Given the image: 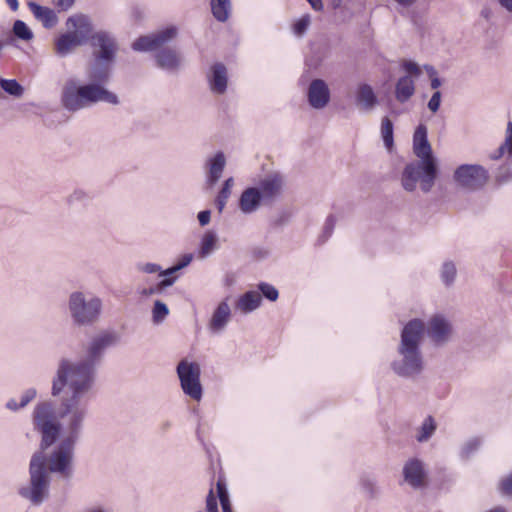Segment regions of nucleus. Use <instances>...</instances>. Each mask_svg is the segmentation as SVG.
<instances>
[{
	"label": "nucleus",
	"instance_id": "nucleus-24",
	"mask_svg": "<svg viewBox=\"0 0 512 512\" xmlns=\"http://www.w3.org/2000/svg\"><path fill=\"white\" fill-rule=\"evenodd\" d=\"M218 248V237L214 231H206L203 235L198 251L199 258H206Z\"/></svg>",
	"mask_w": 512,
	"mask_h": 512
},
{
	"label": "nucleus",
	"instance_id": "nucleus-39",
	"mask_svg": "<svg viewBox=\"0 0 512 512\" xmlns=\"http://www.w3.org/2000/svg\"><path fill=\"white\" fill-rule=\"evenodd\" d=\"M309 24L310 18L308 15L301 17L295 22L293 26L294 33L298 36H302L308 29Z\"/></svg>",
	"mask_w": 512,
	"mask_h": 512
},
{
	"label": "nucleus",
	"instance_id": "nucleus-8",
	"mask_svg": "<svg viewBox=\"0 0 512 512\" xmlns=\"http://www.w3.org/2000/svg\"><path fill=\"white\" fill-rule=\"evenodd\" d=\"M176 371L184 394L193 400H201L203 390L200 382L201 370L199 364L183 359L178 363Z\"/></svg>",
	"mask_w": 512,
	"mask_h": 512
},
{
	"label": "nucleus",
	"instance_id": "nucleus-3",
	"mask_svg": "<svg viewBox=\"0 0 512 512\" xmlns=\"http://www.w3.org/2000/svg\"><path fill=\"white\" fill-rule=\"evenodd\" d=\"M424 334V322L418 318L409 320L402 328L396 357L391 362V369L397 376L415 379L422 374L425 367L421 351Z\"/></svg>",
	"mask_w": 512,
	"mask_h": 512
},
{
	"label": "nucleus",
	"instance_id": "nucleus-21",
	"mask_svg": "<svg viewBox=\"0 0 512 512\" xmlns=\"http://www.w3.org/2000/svg\"><path fill=\"white\" fill-rule=\"evenodd\" d=\"M356 103L364 110H371L378 104L377 96L369 84L363 83L358 86Z\"/></svg>",
	"mask_w": 512,
	"mask_h": 512
},
{
	"label": "nucleus",
	"instance_id": "nucleus-55",
	"mask_svg": "<svg viewBox=\"0 0 512 512\" xmlns=\"http://www.w3.org/2000/svg\"><path fill=\"white\" fill-rule=\"evenodd\" d=\"M499 5L507 12L512 13V0H497Z\"/></svg>",
	"mask_w": 512,
	"mask_h": 512
},
{
	"label": "nucleus",
	"instance_id": "nucleus-6",
	"mask_svg": "<svg viewBox=\"0 0 512 512\" xmlns=\"http://www.w3.org/2000/svg\"><path fill=\"white\" fill-rule=\"evenodd\" d=\"M68 312L76 327L94 325L102 313V300L97 296L86 297L81 291H74L68 298Z\"/></svg>",
	"mask_w": 512,
	"mask_h": 512
},
{
	"label": "nucleus",
	"instance_id": "nucleus-34",
	"mask_svg": "<svg viewBox=\"0 0 512 512\" xmlns=\"http://www.w3.org/2000/svg\"><path fill=\"white\" fill-rule=\"evenodd\" d=\"M169 314L168 306L160 301L156 300L152 308V320L155 324L162 323Z\"/></svg>",
	"mask_w": 512,
	"mask_h": 512
},
{
	"label": "nucleus",
	"instance_id": "nucleus-37",
	"mask_svg": "<svg viewBox=\"0 0 512 512\" xmlns=\"http://www.w3.org/2000/svg\"><path fill=\"white\" fill-rule=\"evenodd\" d=\"M257 287L261 298L264 297L271 302H274L278 299L279 292L273 285L266 282H260Z\"/></svg>",
	"mask_w": 512,
	"mask_h": 512
},
{
	"label": "nucleus",
	"instance_id": "nucleus-4",
	"mask_svg": "<svg viewBox=\"0 0 512 512\" xmlns=\"http://www.w3.org/2000/svg\"><path fill=\"white\" fill-rule=\"evenodd\" d=\"M413 150L420 160L405 166L401 175L402 187L407 192H413L420 181L421 190L428 193L434 186L438 167L427 138V128L423 124L418 125L414 132Z\"/></svg>",
	"mask_w": 512,
	"mask_h": 512
},
{
	"label": "nucleus",
	"instance_id": "nucleus-7",
	"mask_svg": "<svg viewBox=\"0 0 512 512\" xmlns=\"http://www.w3.org/2000/svg\"><path fill=\"white\" fill-rule=\"evenodd\" d=\"M67 25L77 29V31L64 33L56 40L55 51L60 57H66L76 47L82 45L88 39L87 35L91 31L90 21L84 15L69 17Z\"/></svg>",
	"mask_w": 512,
	"mask_h": 512
},
{
	"label": "nucleus",
	"instance_id": "nucleus-64",
	"mask_svg": "<svg viewBox=\"0 0 512 512\" xmlns=\"http://www.w3.org/2000/svg\"><path fill=\"white\" fill-rule=\"evenodd\" d=\"M505 480H512V473Z\"/></svg>",
	"mask_w": 512,
	"mask_h": 512
},
{
	"label": "nucleus",
	"instance_id": "nucleus-57",
	"mask_svg": "<svg viewBox=\"0 0 512 512\" xmlns=\"http://www.w3.org/2000/svg\"><path fill=\"white\" fill-rule=\"evenodd\" d=\"M5 1L12 11L18 10V8H19L18 0H5Z\"/></svg>",
	"mask_w": 512,
	"mask_h": 512
},
{
	"label": "nucleus",
	"instance_id": "nucleus-5",
	"mask_svg": "<svg viewBox=\"0 0 512 512\" xmlns=\"http://www.w3.org/2000/svg\"><path fill=\"white\" fill-rule=\"evenodd\" d=\"M32 423L34 430L41 435V451L35 452L31 457L30 480H46L49 462L43 451L56 443L62 427L58 421L55 404L52 401L38 403L32 413Z\"/></svg>",
	"mask_w": 512,
	"mask_h": 512
},
{
	"label": "nucleus",
	"instance_id": "nucleus-27",
	"mask_svg": "<svg viewBox=\"0 0 512 512\" xmlns=\"http://www.w3.org/2000/svg\"><path fill=\"white\" fill-rule=\"evenodd\" d=\"M211 11L215 19L219 22H226L231 11L230 0H211Z\"/></svg>",
	"mask_w": 512,
	"mask_h": 512
},
{
	"label": "nucleus",
	"instance_id": "nucleus-30",
	"mask_svg": "<svg viewBox=\"0 0 512 512\" xmlns=\"http://www.w3.org/2000/svg\"><path fill=\"white\" fill-rule=\"evenodd\" d=\"M176 279L177 277L163 278L155 286L143 289L141 295L148 297L154 294H161L167 287L172 286Z\"/></svg>",
	"mask_w": 512,
	"mask_h": 512
},
{
	"label": "nucleus",
	"instance_id": "nucleus-53",
	"mask_svg": "<svg viewBox=\"0 0 512 512\" xmlns=\"http://www.w3.org/2000/svg\"><path fill=\"white\" fill-rule=\"evenodd\" d=\"M6 408L11 411H18L22 407L19 406V403H17L15 399L11 398L7 401Z\"/></svg>",
	"mask_w": 512,
	"mask_h": 512
},
{
	"label": "nucleus",
	"instance_id": "nucleus-49",
	"mask_svg": "<svg viewBox=\"0 0 512 512\" xmlns=\"http://www.w3.org/2000/svg\"><path fill=\"white\" fill-rule=\"evenodd\" d=\"M198 221L201 226H206L209 224L211 219L210 210H203L198 213Z\"/></svg>",
	"mask_w": 512,
	"mask_h": 512
},
{
	"label": "nucleus",
	"instance_id": "nucleus-54",
	"mask_svg": "<svg viewBox=\"0 0 512 512\" xmlns=\"http://www.w3.org/2000/svg\"><path fill=\"white\" fill-rule=\"evenodd\" d=\"M315 11H322L324 6L322 0H307Z\"/></svg>",
	"mask_w": 512,
	"mask_h": 512
},
{
	"label": "nucleus",
	"instance_id": "nucleus-9",
	"mask_svg": "<svg viewBox=\"0 0 512 512\" xmlns=\"http://www.w3.org/2000/svg\"><path fill=\"white\" fill-rule=\"evenodd\" d=\"M456 184L467 191L482 189L488 182V171L478 164H462L456 168L453 174Z\"/></svg>",
	"mask_w": 512,
	"mask_h": 512
},
{
	"label": "nucleus",
	"instance_id": "nucleus-22",
	"mask_svg": "<svg viewBox=\"0 0 512 512\" xmlns=\"http://www.w3.org/2000/svg\"><path fill=\"white\" fill-rule=\"evenodd\" d=\"M415 93V84L409 75L402 76L395 85V98L400 103L407 102Z\"/></svg>",
	"mask_w": 512,
	"mask_h": 512
},
{
	"label": "nucleus",
	"instance_id": "nucleus-50",
	"mask_svg": "<svg viewBox=\"0 0 512 512\" xmlns=\"http://www.w3.org/2000/svg\"><path fill=\"white\" fill-rule=\"evenodd\" d=\"M192 259H193L192 254H190V253L184 254L180 258L178 263L176 264V269L181 270V269L185 268L186 266H188L191 263Z\"/></svg>",
	"mask_w": 512,
	"mask_h": 512
},
{
	"label": "nucleus",
	"instance_id": "nucleus-52",
	"mask_svg": "<svg viewBox=\"0 0 512 512\" xmlns=\"http://www.w3.org/2000/svg\"><path fill=\"white\" fill-rule=\"evenodd\" d=\"M178 271H179V269H176V265H174L172 267L167 268L166 270L161 269L160 276H162L164 278L174 277L173 274H175Z\"/></svg>",
	"mask_w": 512,
	"mask_h": 512
},
{
	"label": "nucleus",
	"instance_id": "nucleus-46",
	"mask_svg": "<svg viewBox=\"0 0 512 512\" xmlns=\"http://www.w3.org/2000/svg\"><path fill=\"white\" fill-rule=\"evenodd\" d=\"M138 269L147 274H153L161 271V266L155 263H144L138 265Z\"/></svg>",
	"mask_w": 512,
	"mask_h": 512
},
{
	"label": "nucleus",
	"instance_id": "nucleus-44",
	"mask_svg": "<svg viewBox=\"0 0 512 512\" xmlns=\"http://www.w3.org/2000/svg\"><path fill=\"white\" fill-rule=\"evenodd\" d=\"M512 179V171L508 167H501L496 175V180L500 184L507 183Z\"/></svg>",
	"mask_w": 512,
	"mask_h": 512
},
{
	"label": "nucleus",
	"instance_id": "nucleus-43",
	"mask_svg": "<svg viewBox=\"0 0 512 512\" xmlns=\"http://www.w3.org/2000/svg\"><path fill=\"white\" fill-rule=\"evenodd\" d=\"M440 104H441V92L435 91L428 102V105H427L428 109L431 112L436 113L440 108Z\"/></svg>",
	"mask_w": 512,
	"mask_h": 512
},
{
	"label": "nucleus",
	"instance_id": "nucleus-11",
	"mask_svg": "<svg viewBox=\"0 0 512 512\" xmlns=\"http://www.w3.org/2000/svg\"><path fill=\"white\" fill-rule=\"evenodd\" d=\"M283 185L284 179L279 173L267 175L259 181L256 188L259 189L265 206H271L275 202L281 194Z\"/></svg>",
	"mask_w": 512,
	"mask_h": 512
},
{
	"label": "nucleus",
	"instance_id": "nucleus-62",
	"mask_svg": "<svg viewBox=\"0 0 512 512\" xmlns=\"http://www.w3.org/2000/svg\"><path fill=\"white\" fill-rule=\"evenodd\" d=\"M170 427V424L168 422H166L164 425H163V429H168Z\"/></svg>",
	"mask_w": 512,
	"mask_h": 512
},
{
	"label": "nucleus",
	"instance_id": "nucleus-36",
	"mask_svg": "<svg viewBox=\"0 0 512 512\" xmlns=\"http://www.w3.org/2000/svg\"><path fill=\"white\" fill-rule=\"evenodd\" d=\"M456 266L452 261H446L441 268V279L445 285H451L456 277Z\"/></svg>",
	"mask_w": 512,
	"mask_h": 512
},
{
	"label": "nucleus",
	"instance_id": "nucleus-45",
	"mask_svg": "<svg viewBox=\"0 0 512 512\" xmlns=\"http://www.w3.org/2000/svg\"><path fill=\"white\" fill-rule=\"evenodd\" d=\"M52 3L57 8L58 12H66L73 7L75 0H52Z\"/></svg>",
	"mask_w": 512,
	"mask_h": 512
},
{
	"label": "nucleus",
	"instance_id": "nucleus-41",
	"mask_svg": "<svg viewBox=\"0 0 512 512\" xmlns=\"http://www.w3.org/2000/svg\"><path fill=\"white\" fill-rule=\"evenodd\" d=\"M36 395L37 390L35 388H28L23 392L19 406L22 408L26 407L36 397Z\"/></svg>",
	"mask_w": 512,
	"mask_h": 512
},
{
	"label": "nucleus",
	"instance_id": "nucleus-19",
	"mask_svg": "<svg viewBox=\"0 0 512 512\" xmlns=\"http://www.w3.org/2000/svg\"><path fill=\"white\" fill-rule=\"evenodd\" d=\"M28 7L34 17L42 23L44 28L51 29L58 23V17L53 9L41 6L33 1L28 3Z\"/></svg>",
	"mask_w": 512,
	"mask_h": 512
},
{
	"label": "nucleus",
	"instance_id": "nucleus-56",
	"mask_svg": "<svg viewBox=\"0 0 512 512\" xmlns=\"http://www.w3.org/2000/svg\"><path fill=\"white\" fill-rule=\"evenodd\" d=\"M401 7L408 8L414 5L418 0H394Z\"/></svg>",
	"mask_w": 512,
	"mask_h": 512
},
{
	"label": "nucleus",
	"instance_id": "nucleus-12",
	"mask_svg": "<svg viewBox=\"0 0 512 512\" xmlns=\"http://www.w3.org/2000/svg\"><path fill=\"white\" fill-rule=\"evenodd\" d=\"M309 105L317 110L325 108L330 102V89L323 79H313L307 90Z\"/></svg>",
	"mask_w": 512,
	"mask_h": 512
},
{
	"label": "nucleus",
	"instance_id": "nucleus-42",
	"mask_svg": "<svg viewBox=\"0 0 512 512\" xmlns=\"http://www.w3.org/2000/svg\"><path fill=\"white\" fill-rule=\"evenodd\" d=\"M402 67L410 75L417 77L421 74V70H420L418 64L413 61H410V60L403 61Z\"/></svg>",
	"mask_w": 512,
	"mask_h": 512
},
{
	"label": "nucleus",
	"instance_id": "nucleus-63",
	"mask_svg": "<svg viewBox=\"0 0 512 512\" xmlns=\"http://www.w3.org/2000/svg\"><path fill=\"white\" fill-rule=\"evenodd\" d=\"M482 15H483L484 17H488V12L482 11Z\"/></svg>",
	"mask_w": 512,
	"mask_h": 512
},
{
	"label": "nucleus",
	"instance_id": "nucleus-29",
	"mask_svg": "<svg viewBox=\"0 0 512 512\" xmlns=\"http://www.w3.org/2000/svg\"><path fill=\"white\" fill-rule=\"evenodd\" d=\"M381 134L385 147L390 150L394 145V126L388 117L382 119Z\"/></svg>",
	"mask_w": 512,
	"mask_h": 512
},
{
	"label": "nucleus",
	"instance_id": "nucleus-35",
	"mask_svg": "<svg viewBox=\"0 0 512 512\" xmlns=\"http://www.w3.org/2000/svg\"><path fill=\"white\" fill-rule=\"evenodd\" d=\"M14 35L24 41H30L33 38V32L22 20H16L13 24Z\"/></svg>",
	"mask_w": 512,
	"mask_h": 512
},
{
	"label": "nucleus",
	"instance_id": "nucleus-47",
	"mask_svg": "<svg viewBox=\"0 0 512 512\" xmlns=\"http://www.w3.org/2000/svg\"><path fill=\"white\" fill-rule=\"evenodd\" d=\"M505 149L507 150L509 157H512V137H506L504 144H502L498 149L499 155L495 158L502 156Z\"/></svg>",
	"mask_w": 512,
	"mask_h": 512
},
{
	"label": "nucleus",
	"instance_id": "nucleus-18",
	"mask_svg": "<svg viewBox=\"0 0 512 512\" xmlns=\"http://www.w3.org/2000/svg\"><path fill=\"white\" fill-rule=\"evenodd\" d=\"M231 318V309L227 301H222L214 310L209 322V330L213 333L222 332Z\"/></svg>",
	"mask_w": 512,
	"mask_h": 512
},
{
	"label": "nucleus",
	"instance_id": "nucleus-17",
	"mask_svg": "<svg viewBox=\"0 0 512 512\" xmlns=\"http://www.w3.org/2000/svg\"><path fill=\"white\" fill-rule=\"evenodd\" d=\"M155 61L159 68L167 71H176L181 66L180 54L172 48H162L155 53Z\"/></svg>",
	"mask_w": 512,
	"mask_h": 512
},
{
	"label": "nucleus",
	"instance_id": "nucleus-33",
	"mask_svg": "<svg viewBox=\"0 0 512 512\" xmlns=\"http://www.w3.org/2000/svg\"><path fill=\"white\" fill-rule=\"evenodd\" d=\"M216 492L223 512H232L226 482H216Z\"/></svg>",
	"mask_w": 512,
	"mask_h": 512
},
{
	"label": "nucleus",
	"instance_id": "nucleus-48",
	"mask_svg": "<svg viewBox=\"0 0 512 512\" xmlns=\"http://www.w3.org/2000/svg\"><path fill=\"white\" fill-rule=\"evenodd\" d=\"M334 226H335V217L333 215H330L327 217L325 225H324L325 238L329 237L332 234Z\"/></svg>",
	"mask_w": 512,
	"mask_h": 512
},
{
	"label": "nucleus",
	"instance_id": "nucleus-1",
	"mask_svg": "<svg viewBox=\"0 0 512 512\" xmlns=\"http://www.w3.org/2000/svg\"><path fill=\"white\" fill-rule=\"evenodd\" d=\"M119 342L117 332L102 331L85 345L82 358L71 360L63 357L59 360L52 379L51 395L59 397L65 387L69 394L60 401L58 416L64 419V437L48 459L49 472L72 477L73 451L82 435L89 402L94 396L98 368L106 349Z\"/></svg>",
	"mask_w": 512,
	"mask_h": 512
},
{
	"label": "nucleus",
	"instance_id": "nucleus-58",
	"mask_svg": "<svg viewBox=\"0 0 512 512\" xmlns=\"http://www.w3.org/2000/svg\"><path fill=\"white\" fill-rule=\"evenodd\" d=\"M431 88L438 89L441 86V80L438 77H434L431 79Z\"/></svg>",
	"mask_w": 512,
	"mask_h": 512
},
{
	"label": "nucleus",
	"instance_id": "nucleus-61",
	"mask_svg": "<svg viewBox=\"0 0 512 512\" xmlns=\"http://www.w3.org/2000/svg\"><path fill=\"white\" fill-rule=\"evenodd\" d=\"M342 0H334V6L337 7L340 5Z\"/></svg>",
	"mask_w": 512,
	"mask_h": 512
},
{
	"label": "nucleus",
	"instance_id": "nucleus-16",
	"mask_svg": "<svg viewBox=\"0 0 512 512\" xmlns=\"http://www.w3.org/2000/svg\"><path fill=\"white\" fill-rule=\"evenodd\" d=\"M261 205H264V200L256 187L246 188L239 198V208L244 214L256 212Z\"/></svg>",
	"mask_w": 512,
	"mask_h": 512
},
{
	"label": "nucleus",
	"instance_id": "nucleus-51",
	"mask_svg": "<svg viewBox=\"0 0 512 512\" xmlns=\"http://www.w3.org/2000/svg\"><path fill=\"white\" fill-rule=\"evenodd\" d=\"M499 491L504 496L512 497V482H502Z\"/></svg>",
	"mask_w": 512,
	"mask_h": 512
},
{
	"label": "nucleus",
	"instance_id": "nucleus-14",
	"mask_svg": "<svg viewBox=\"0 0 512 512\" xmlns=\"http://www.w3.org/2000/svg\"><path fill=\"white\" fill-rule=\"evenodd\" d=\"M207 79L211 91L222 95L227 90L228 75L227 68L223 63L217 62L210 67Z\"/></svg>",
	"mask_w": 512,
	"mask_h": 512
},
{
	"label": "nucleus",
	"instance_id": "nucleus-13",
	"mask_svg": "<svg viewBox=\"0 0 512 512\" xmlns=\"http://www.w3.org/2000/svg\"><path fill=\"white\" fill-rule=\"evenodd\" d=\"M427 334L435 345H443L449 341L451 324L442 315H435L428 322Z\"/></svg>",
	"mask_w": 512,
	"mask_h": 512
},
{
	"label": "nucleus",
	"instance_id": "nucleus-38",
	"mask_svg": "<svg viewBox=\"0 0 512 512\" xmlns=\"http://www.w3.org/2000/svg\"><path fill=\"white\" fill-rule=\"evenodd\" d=\"M89 200L90 195L83 189H76L67 197V203L70 206L76 204H86Z\"/></svg>",
	"mask_w": 512,
	"mask_h": 512
},
{
	"label": "nucleus",
	"instance_id": "nucleus-59",
	"mask_svg": "<svg viewBox=\"0 0 512 512\" xmlns=\"http://www.w3.org/2000/svg\"><path fill=\"white\" fill-rule=\"evenodd\" d=\"M506 137H512V122L509 121L507 124Z\"/></svg>",
	"mask_w": 512,
	"mask_h": 512
},
{
	"label": "nucleus",
	"instance_id": "nucleus-28",
	"mask_svg": "<svg viewBox=\"0 0 512 512\" xmlns=\"http://www.w3.org/2000/svg\"><path fill=\"white\" fill-rule=\"evenodd\" d=\"M482 445V438L473 436L467 439L460 447L459 457L468 460L476 454Z\"/></svg>",
	"mask_w": 512,
	"mask_h": 512
},
{
	"label": "nucleus",
	"instance_id": "nucleus-25",
	"mask_svg": "<svg viewBox=\"0 0 512 512\" xmlns=\"http://www.w3.org/2000/svg\"><path fill=\"white\" fill-rule=\"evenodd\" d=\"M404 480H424L425 471L422 461L409 460L403 468Z\"/></svg>",
	"mask_w": 512,
	"mask_h": 512
},
{
	"label": "nucleus",
	"instance_id": "nucleus-31",
	"mask_svg": "<svg viewBox=\"0 0 512 512\" xmlns=\"http://www.w3.org/2000/svg\"><path fill=\"white\" fill-rule=\"evenodd\" d=\"M233 182L234 181H233L232 177L226 179L224 181L223 187L221 188V190L218 193V196L216 198V205H217L219 212L223 211V209L227 203V200L231 194V187L233 185Z\"/></svg>",
	"mask_w": 512,
	"mask_h": 512
},
{
	"label": "nucleus",
	"instance_id": "nucleus-23",
	"mask_svg": "<svg viewBox=\"0 0 512 512\" xmlns=\"http://www.w3.org/2000/svg\"><path fill=\"white\" fill-rule=\"evenodd\" d=\"M262 298L257 291L245 292L237 302V308L244 313H249L260 307Z\"/></svg>",
	"mask_w": 512,
	"mask_h": 512
},
{
	"label": "nucleus",
	"instance_id": "nucleus-40",
	"mask_svg": "<svg viewBox=\"0 0 512 512\" xmlns=\"http://www.w3.org/2000/svg\"><path fill=\"white\" fill-rule=\"evenodd\" d=\"M206 511L207 512H218V504L216 496L214 495V488H210L206 498Z\"/></svg>",
	"mask_w": 512,
	"mask_h": 512
},
{
	"label": "nucleus",
	"instance_id": "nucleus-20",
	"mask_svg": "<svg viewBox=\"0 0 512 512\" xmlns=\"http://www.w3.org/2000/svg\"><path fill=\"white\" fill-rule=\"evenodd\" d=\"M207 165L209 168L207 182L210 185H214L220 180L224 168L226 166L225 154L222 151H218L213 157H211L208 160Z\"/></svg>",
	"mask_w": 512,
	"mask_h": 512
},
{
	"label": "nucleus",
	"instance_id": "nucleus-60",
	"mask_svg": "<svg viewBox=\"0 0 512 512\" xmlns=\"http://www.w3.org/2000/svg\"><path fill=\"white\" fill-rule=\"evenodd\" d=\"M410 483L412 484L413 488L418 489V488H422L426 482L417 481V482H410Z\"/></svg>",
	"mask_w": 512,
	"mask_h": 512
},
{
	"label": "nucleus",
	"instance_id": "nucleus-2",
	"mask_svg": "<svg viewBox=\"0 0 512 512\" xmlns=\"http://www.w3.org/2000/svg\"><path fill=\"white\" fill-rule=\"evenodd\" d=\"M92 61L87 68L88 83L79 84L68 79L61 93V104L69 112H76L99 102L118 105V96L108 90L112 68L116 60L118 43L108 31H97L89 37Z\"/></svg>",
	"mask_w": 512,
	"mask_h": 512
},
{
	"label": "nucleus",
	"instance_id": "nucleus-10",
	"mask_svg": "<svg viewBox=\"0 0 512 512\" xmlns=\"http://www.w3.org/2000/svg\"><path fill=\"white\" fill-rule=\"evenodd\" d=\"M178 34L175 26H169L155 33L140 36L132 44V49L137 52L157 50L170 43Z\"/></svg>",
	"mask_w": 512,
	"mask_h": 512
},
{
	"label": "nucleus",
	"instance_id": "nucleus-26",
	"mask_svg": "<svg viewBox=\"0 0 512 512\" xmlns=\"http://www.w3.org/2000/svg\"><path fill=\"white\" fill-rule=\"evenodd\" d=\"M437 430V423L433 416L428 415L423 420L421 426L418 429V432L416 434V440L419 443L427 442L436 432Z\"/></svg>",
	"mask_w": 512,
	"mask_h": 512
},
{
	"label": "nucleus",
	"instance_id": "nucleus-15",
	"mask_svg": "<svg viewBox=\"0 0 512 512\" xmlns=\"http://www.w3.org/2000/svg\"><path fill=\"white\" fill-rule=\"evenodd\" d=\"M49 482H28L19 489V494L34 505L41 504L48 496Z\"/></svg>",
	"mask_w": 512,
	"mask_h": 512
},
{
	"label": "nucleus",
	"instance_id": "nucleus-32",
	"mask_svg": "<svg viewBox=\"0 0 512 512\" xmlns=\"http://www.w3.org/2000/svg\"><path fill=\"white\" fill-rule=\"evenodd\" d=\"M1 88L9 95L20 97L24 92L22 85L15 79H0Z\"/></svg>",
	"mask_w": 512,
	"mask_h": 512
}]
</instances>
